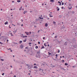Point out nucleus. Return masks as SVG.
Masks as SVG:
<instances>
[{
    "label": "nucleus",
    "mask_w": 77,
    "mask_h": 77,
    "mask_svg": "<svg viewBox=\"0 0 77 77\" xmlns=\"http://www.w3.org/2000/svg\"><path fill=\"white\" fill-rule=\"evenodd\" d=\"M17 25H18L19 26H20L21 25V24H20L19 23H17Z\"/></svg>",
    "instance_id": "nucleus-7"
},
{
    "label": "nucleus",
    "mask_w": 77,
    "mask_h": 77,
    "mask_svg": "<svg viewBox=\"0 0 77 77\" xmlns=\"http://www.w3.org/2000/svg\"><path fill=\"white\" fill-rule=\"evenodd\" d=\"M48 54H49V55H50V54H51V53H50V52H48Z\"/></svg>",
    "instance_id": "nucleus-30"
},
{
    "label": "nucleus",
    "mask_w": 77,
    "mask_h": 77,
    "mask_svg": "<svg viewBox=\"0 0 77 77\" xmlns=\"http://www.w3.org/2000/svg\"><path fill=\"white\" fill-rule=\"evenodd\" d=\"M42 48H44V46H42Z\"/></svg>",
    "instance_id": "nucleus-23"
},
{
    "label": "nucleus",
    "mask_w": 77,
    "mask_h": 77,
    "mask_svg": "<svg viewBox=\"0 0 77 77\" xmlns=\"http://www.w3.org/2000/svg\"><path fill=\"white\" fill-rule=\"evenodd\" d=\"M7 42L8 43V41H9V40H8V39H7Z\"/></svg>",
    "instance_id": "nucleus-49"
},
{
    "label": "nucleus",
    "mask_w": 77,
    "mask_h": 77,
    "mask_svg": "<svg viewBox=\"0 0 77 77\" xmlns=\"http://www.w3.org/2000/svg\"><path fill=\"white\" fill-rule=\"evenodd\" d=\"M10 34L11 35V36H14V35H13V34H12V33H11Z\"/></svg>",
    "instance_id": "nucleus-17"
},
{
    "label": "nucleus",
    "mask_w": 77,
    "mask_h": 77,
    "mask_svg": "<svg viewBox=\"0 0 77 77\" xmlns=\"http://www.w3.org/2000/svg\"><path fill=\"white\" fill-rule=\"evenodd\" d=\"M34 68H37V66H35L34 67Z\"/></svg>",
    "instance_id": "nucleus-15"
},
{
    "label": "nucleus",
    "mask_w": 77,
    "mask_h": 77,
    "mask_svg": "<svg viewBox=\"0 0 77 77\" xmlns=\"http://www.w3.org/2000/svg\"><path fill=\"white\" fill-rule=\"evenodd\" d=\"M21 8H19L20 11H21Z\"/></svg>",
    "instance_id": "nucleus-64"
},
{
    "label": "nucleus",
    "mask_w": 77,
    "mask_h": 77,
    "mask_svg": "<svg viewBox=\"0 0 77 77\" xmlns=\"http://www.w3.org/2000/svg\"><path fill=\"white\" fill-rule=\"evenodd\" d=\"M45 63H43L42 64V65H45Z\"/></svg>",
    "instance_id": "nucleus-36"
},
{
    "label": "nucleus",
    "mask_w": 77,
    "mask_h": 77,
    "mask_svg": "<svg viewBox=\"0 0 77 77\" xmlns=\"http://www.w3.org/2000/svg\"><path fill=\"white\" fill-rule=\"evenodd\" d=\"M28 66V68H30V65H29V66Z\"/></svg>",
    "instance_id": "nucleus-24"
},
{
    "label": "nucleus",
    "mask_w": 77,
    "mask_h": 77,
    "mask_svg": "<svg viewBox=\"0 0 77 77\" xmlns=\"http://www.w3.org/2000/svg\"><path fill=\"white\" fill-rule=\"evenodd\" d=\"M62 62L63 63V62H64V60H63L62 61Z\"/></svg>",
    "instance_id": "nucleus-41"
},
{
    "label": "nucleus",
    "mask_w": 77,
    "mask_h": 77,
    "mask_svg": "<svg viewBox=\"0 0 77 77\" xmlns=\"http://www.w3.org/2000/svg\"><path fill=\"white\" fill-rule=\"evenodd\" d=\"M26 40H23V42H26V39H25Z\"/></svg>",
    "instance_id": "nucleus-28"
},
{
    "label": "nucleus",
    "mask_w": 77,
    "mask_h": 77,
    "mask_svg": "<svg viewBox=\"0 0 77 77\" xmlns=\"http://www.w3.org/2000/svg\"><path fill=\"white\" fill-rule=\"evenodd\" d=\"M55 67H56V66L55 65H54V66H52V68H54Z\"/></svg>",
    "instance_id": "nucleus-20"
},
{
    "label": "nucleus",
    "mask_w": 77,
    "mask_h": 77,
    "mask_svg": "<svg viewBox=\"0 0 77 77\" xmlns=\"http://www.w3.org/2000/svg\"><path fill=\"white\" fill-rule=\"evenodd\" d=\"M61 69H63V70H64V71H65V70H66V69L63 68H62Z\"/></svg>",
    "instance_id": "nucleus-8"
},
{
    "label": "nucleus",
    "mask_w": 77,
    "mask_h": 77,
    "mask_svg": "<svg viewBox=\"0 0 77 77\" xmlns=\"http://www.w3.org/2000/svg\"><path fill=\"white\" fill-rule=\"evenodd\" d=\"M25 33L27 35H29V33L27 32H25Z\"/></svg>",
    "instance_id": "nucleus-6"
},
{
    "label": "nucleus",
    "mask_w": 77,
    "mask_h": 77,
    "mask_svg": "<svg viewBox=\"0 0 77 77\" xmlns=\"http://www.w3.org/2000/svg\"><path fill=\"white\" fill-rule=\"evenodd\" d=\"M64 5V3H63V2H62V5Z\"/></svg>",
    "instance_id": "nucleus-34"
},
{
    "label": "nucleus",
    "mask_w": 77,
    "mask_h": 77,
    "mask_svg": "<svg viewBox=\"0 0 77 77\" xmlns=\"http://www.w3.org/2000/svg\"><path fill=\"white\" fill-rule=\"evenodd\" d=\"M14 60L15 62H17V61L15 60Z\"/></svg>",
    "instance_id": "nucleus-31"
},
{
    "label": "nucleus",
    "mask_w": 77,
    "mask_h": 77,
    "mask_svg": "<svg viewBox=\"0 0 77 77\" xmlns=\"http://www.w3.org/2000/svg\"><path fill=\"white\" fill-rule=\"evenodd\" d=\"M0 44H3V43H2V42H0Z\"/></svg>",
    "instance_id": "nucleus-40"
},
{
    "label": "nucleus",
    "mask_w": 77,
    "mask_h": 77,
    "mask_svg": "<svg viewBox=\"0 0 77 77\" xmlns=\"http://www.w3.org/2000/svg\"><path fill=\"white\" fill-rule=\"evenodd\" d=\"M27 36H23V38H27Z\"/></svg>",
    "instance_id": "nucleus-22"
},
{
    "label": "nucleus",
    "mask_w": 77,
    "mask_h": 77,
    "mask_svg": "<svg viewBox=\"0 0 77 77\" xmlns=\"http://www.w3.org/2000/svg\"><path fill=\"white\" fill-rule=\"evenodd\" d=\"M5 74V73H3L2 74V75H4Z\"/></svg>",
    "instance_id": "nucleus-37"
},
{
    "label": "nucleus",
    "mask_w": 77,
    "mask_h": 77,
    "mask_svg": "<svg viewBox=\"0 0 77 77\" xmlns=\"http://www.w3.org/2000/svg\"><path fill=\"white\" fill-rule=\"evenodd\" d=\"M19 42H20V44H21L22 42V41H20Z\"/></svg>",
    "instance_id": "nucleus-26"
},
{
    "label": "nucleus",
    "mask_w": 77,
    "mask_h": 77,
    "mask_svg": "<svg viewBox=\"0 0 77 77\" xmlns=\"http://www.w3.org/2000/svg\"><path fill=\"white\" fill-rule=\"evenodd\" d=\"M39 32H40V30H39L38 31V33Z\"/></svg>",
    "instance_id": "nucleus-56"
},
{
    "label": "nucleus",
    "mask_w": 77,
    "mask_h": 77,
    "mask_svg": "<svg viewBox=\"0 0 77 77\" xmlns=\"http://www.w3.org/2000/svg\"><path fill=\"white\" fill-rule=\"evenodd\" d=\"M32 2H35V1H36V0H32Z\"/></svg>",
    "instance_id": "nucleus-33"
},
{
    "label": "nucleus",
    "mask_w": 77,
    "mask_h": 77,
    "mask_svg": "<svg viewBox=\"0 0 77 77\" xmlns=\"http://www.w3.org/2000/svg\"><path fill=\"white\" fill-rule=\"evenodd\" d=\"M74 13H75L74 11H72V14H74Z\"/></svg>",
    "instance_id": "nucleus-38"
},
{
    "label": "nucleus",
    "mask_w": 77,
    "mask_h": 77,
    "mask_svg": "<svg viewBox=\"0 0 77 77\" xmlns=\"http://www.w3.org/2000/svg\"><path fill=\"white\" fill-rule=\"evenodd\" d=\"M8 21H6V22H5V25H6V24H8Z\"/></svg>",
    "instance_id": "nucleus-10"
},
{
    "label": "nucleus",
    "mask_w": 77,
    "mask_h": 77,
    "mask_svg": "<svg viewBox=\"0 0 77 77\" xmlns=\"http://www.w3.org/2000/svg\"><path fill=\"white\" fill-rule=\"evenodd\" d=\"M58 3H60V2H59V1H58Z\"/></svg>",
    "instance_id": "nucleus-50"
},
{
    "label": "nucleus",
    "mask_w": 77,
    "mask_h": 77,
    "mask_svg": "<svg viewBox=\"0 0 77 77\" xmlns=\"http://www.w3.org/2000/svg\"><path fill=\"white\" fill-rule=\"evenodd\" d=\"M10 67H11V68H12V66H10Z\"/></svg>",
    "instance_id": "nucleus-62"
},
{
    "label": "nucleus",
    "mask_w": 77,
    "mask_h": 77,
    "mask_svg": "<svg viewBox=\"0 0 77 77\" xmlns=\"http://www.w3.org/2000/svg\"><path fill=\"white\" fill-rule=\"evenodd\" d=\"M50 17H53V16H51V14H49V15Z\"/></svg>",
    "instance_id": "nucleus-4"
},
{
    "label": "nucleus",
    "mask_w": 77,
    "mask_h": 77,
    "mask_svg": "<svg viewBox=\"0 0 77 77\" xmlns=\"http://www.w3.org/2000/svg\"><path fill=\"white\" fill-rule=\"evenodd\" d=\"M10 51H11V52H12V50H11Z\"/></svg>",
    "instance_id": "nucleus-52"
},
{
    "label": "nucleus",
    "mask_w": 77,
    "mask_h": 77,
    "mask_svg": "<svg viewBox=\"0 0 77 77\" xmlns=\"http://www.w3.org/2000/svg\"><path fill=\"white\" fill-rule=\"evenodd\" d=\"M32 32H29L28 33V35H30V34H31V33Z\"/></svg>",
    "instance_id": "nucleus-16"
},
{
    "label": "nucleus",
    "mask_w": 77,
    "mask_h": 77,
    "mask_svg": "<svg viewBox=\"0 0 77 77\" xmlns=\"http://www.w3.org/2000/svg\"><path fill=\"white\" fill-rule=\"evenodd\" d=\"M44 45L45 46V47H47V45H46V44H45V43H44Z\"/></svg>",
    "instance_id": "nucleus-18"
},
{
    "label": "nucleus",
    "mask_w": 77,
    "mask_h": 77,
    "mask_svg": "<svg viewBox=\"0 0 77 77\" xmlns=\"http://www.w3.org/2000/svg\"><path fill=\"white\" fill-rule=\"evenodd\" d=\"M26 13H27V11H25L24 12H23V14H26Z\"/></svg>",
    "instance_id": "nucleus-12"
},
{
    "label": "nucleus",
    "mask_w": 77,
    "mask_h": 77,
    "mask_svg": "<svg viewBox=\"0 0 77 77\" xmlns=\"http://www.w3.org/2000/svg\"><path fill=\"white\" fill-rule=\"evenodd\" d=\"M25 48H27V49H28V47H27Z\"/></svg>",
    "instance_id": "nucleus-58"
},
{
    "label": "nucleus",
    "mask_w": 77,
    "mask_h": 77,
    "mask_svg": "<svg viewBox=\"0 0 77 77\" xmlns=\"http://www.w3.org/2000/svg\"><path fill=\"white\" fill-rule=\"evenodd\" d=\"M59 8H58V9L57 10V11H59Z\"/></svg>",
    "instance_id": "nucleus-32"
},
{
    "label": "nucleus",
    "mask_w": 77,
    "mask_h": 77,
    "mask_svg": "<svg viewBox=\"0 0 77 77\" xmlns=\"http://www.w3.org/2000/svg\"><path fill=\"white\" fill-rule=\"evenodd\" d=\"M21 21H22V22H23V19H22V20H21Z\"/></svg>",
    "instance_id": "nucleus-51"
},
{
    "label": "nucleus",
    "mask_w": 77,
    "mask_h": 77,
    "mask_svg": "<svg viewBox=\"0 0 77 77\" xmlns=\"http://www.w3.org/2000/svg\"><path fill=\"white\" fill-rule=\"evenodd\" d=\"M57 38V36H55V38Z\"/></svg>",
    "instance_id": "nucleus-47"
},
{
    "label": "nucleus",
    "mask_w": 77,
    "mask_h": 77,
    "mask_svg": "<svg viewBox=\"0 0 77 77\" xmlns=\"http://www.w3.org/2000/svg\"><path fill=\"white\" fill-rule=\"evenodd\" d=\"M56 57H57V54H56Z\"/></svg>",
    "instance_id": "nucleus-55"
},
{
    "label": "nucleus",
    "mask_w": 77,
    "mask_h": 77,
    "mask_svg": "<svg viewBox=\"0 0 77 77\" xmlns=\"http://www.w3.org/2000/svg\"><path fill=\"white\" fill-rule=\"evenodd\" d=\"M65 65H66V66H67V65H68V64H67V63H65Z\"/></svg>",
    "instance_id": "nucleus-14"
},
{
    "label": "nucleus",
    "mask_w": 77,
    "mask_h": 77,
    "mask_svg": "<svg viewBox=\"0 0 77 77\" xmlns=\"http://www.w3.org/2000/svg\"><path fill=\"white\" fill-rule=\"evenodd\" d=\"M59 18H61L62 17V16L61 15H60L59 16Z\"/></svg>",
    "instance_id": "nucleus-21"
},
{
    "label": "nucleus",
    "mask_w": 77,
    "mask_h": 77,
    "mask_svg": "<svg viewBox=\"0 0 77 77\" xmlns=\"http://www.w3.org/2000/svg\"><path fill=\"white\" fill-rule=\"evenodd\" d=\"M10 34H11V32H8V35H10Z\"/></svg>",
    "instance_id": "nucleus-35"
},
{
    "label": "nucleus",
    "mask_w": 77,
    "mask_h": 77,
    "mask_svg": "<svg viewBox=\"0 0 77 77\" xmlns=\"http://www.w3.org/2000/svg\"><path fill=\"white\" fill-rule=\"evenodd\" d=\"M45 37H43V39H45Z\"/></svg>",
    "instance_id": "nucleus-44"
},
{
    "label": "nucleus",
    "mask_w": 77,
    "mask_h": 77,
    "mask_svg": "<svg viewBox=\"0 0 77 77\" xmlns=\"http://www.w3.org/2000/svg\"><path fill=\"white\" fill-rule=\"evenodd\" d=\"M34 65H36V63H34Z\"/></svg>",
    "instance_id": "nucleus-63"
},
{
    "label": "nucleus",
    "mask_w": 77,
    "mask_h": 77,
    "mask_svg": "<svg viewBox=\"0 0 77 77\" xmlns=\"http://www.w3.org/2000/svg\"><path fill=\"white\" fill-rule=\"evenodd\" d=\"M1 60H2V61H3L4 60L3 59H1Z\"/></svg>",
    "instance_id": "nucleus-29"
},
{
    "label": "nucleus",
    "mask_w": 77,
    "mask_h": 77,
    "mask_svg": "<svg viewBox=\"0 0 77 77\" xmlns=\"http://www.w3.org/2000/svg\"><path fill=\"white\" fill-rule=\"evenodd\" d=\"M67 43H68V42H66L64 44V45H67L66 44H67Z\"/></svg>",
    "instance_id": "nucleus-5"
},
{
    "label": "nucleus",
    "mask_w": 77,
    "mask_h": 77,
    "mask_svg": "<svg viewBox=\"0 0 77 77\" xmlns=\"http://www.w3.org/2000/svg\"><path fill=\"white\" fill-rule=\"evenodd\" d=\"M39 18L40 19H42V18H41V17H39Z\"/></svg>",
    "instance_id": "nucleus-42"
},
{
    "label": "nucleus",
    "mask_w": 77,
    "mask_h": 77,
    "mask_svg": "<svg viewBox=\"0 0 77 77\" xmlns=\"http://www.w3.org/2000/svg\"><path fill=\"white\" fill-rule=\"evenodd\" d=\"M50 2L52 3H53V2H54V0H51Z\"/></svg>",
    "instance_id": "nucleus-9"
},
{
    "label": "nucleus",
    "mask_w": 77,
    "mask_h": 77,
    "mask_svg": "<svg viewBox=\"0 0 77 77\" xmlns=\"http://www.w3.org/2000/svg\"><path fill=\"white\" fill-rule=\"evenodd\" d=\"M23 45H20V48H21V49H22V48H23Z\"/></svg>",
    "instance_id": "nucleus-3"
},
{
    "label": "nucleus",
    "mask_w": 77,
    "mask_h": 77,
    "mask_svg": "<svg viewBox=\"0 0 77 77\" xmlns=\"http://www.w3.org/2000/svg\"><path fill=\"white\" fill-rule=\"evenodd\" d=\"M29 64H27V66H29Z\"/></svg>",
    "instance_id": "nucleus-60"
},
{
    "label": "nucleus",
    "mask_w": 77,
    "mask_h": 77,
    "mask_svg": "<svg viewBox=\"0 0 77 77\" xmlns=\"http://www.w3.org/2000/svg\"><path fill=\"white\" fill-rule=\"evenodd\" d=\"M69 6H68V8L69 9H72V5L70 4V3H69Z\"/></svg>",
    "instance_id": "nucleus-2"
},
{
    "label": "nucleus",
    "mask_w": 77,
    "mask_h": 77,
    "mask_svg": "<svg viewBox=\"0 0 77 77\" xmlns=\"http://www.w3.org/2000/svg\"><path fill=\"white\" fill-rule=\"evenodd\" d=\"M14 77H16V75H14Z\"/></svg>",
    "instance_id": "nucleus-59"
},
{
    "label": "nucleus",
    "mask_w": 77,
    "mask_h": 77,
    "mask_svg": "<svg viewBox=\"0 0 77 77\" xmlns=\"http://www.w3.org/2000/svg\"><path fill=\"white\" fill-rule=\"evenodd\" d=\"M38 44H40V42H38Z\"/></svg>",
    "instance_id": "nucleus-43"
},
{
    "label": "nucleus",
    "mask_w": 77,
    "mask_h": 77,
    "mask_svg": "<svg viewBox=\"0 0 77 77\" xmlns=\"http://www.w3.org/2000/svg\"><path fill=\"white\" fill-rule=\"evenodd\" d=\"M45 26L46 27H47L48 26V24H47V23H46V24H45Z\"/></svg>",
    "instance_id": "nucleus-11"
},
{
    "label": "nucleus",
    "mask_w": 77,
    "mask_h": 77,
    "mask_svg": "<svg viewBox=\"0 0 77 77\" xmlns=\"http://www.w3.org/2000/svg\"><path fill=\"white\" fill-rule=\"evenodd\" d=\"M12 3H14V1H12Z\"/></svg>",
    "instance_id": "nucleus-48"
},
{
    "label": "nucleus",
    "mask_w": 77,
    "mask_h": 77,
    "mask_svg": "<svg viewBox=\"0 0 77 77\" xmlns=\"http://www.w3.org/2000/svg\"><path fill=\"white\" fill-rule=\"evenodd\" d=\"M8 20L9 21H11V22L12 21V20H10V19H9Z\"/></svg>",
    "instance_id": "nucleus-27"
},
{
    "label": "nucleus",
    "mask_w": 77,
    "mask_h": 77,
    "mask_svg": "<svg viewBox=\"0 0 77 77\" xmlns=\"http://www.w3.org/2000/svg\"><path fill=\"white\" fill-rule=\"evenodd\" d=\"M14 44H18V43H14Z\"/></svg>",
    "instance_id": "nucleus-45"
},
{
    "label": "nucleus",
    "mask_w": 77,
    "mask_h": 77,
    "mask_svg": "<svg viewBox=\"0 0 77 77\" xmlns=\"http://www.w3.org/2000/svg\"><path fill=\"white\" fill-rule=\"evenodd\" d=\"M35 48L36 49L38 48V46H35Z\"/></svg>",
    "instance_id": "nucleus-25"
},
{
    "label": "nucleus",
    "mask_w": 77,
    "mask_h": 77,
    "mask_svg": "<svg viewBox=\"0 0 77 77\" xmlns=\"http://www.w3.org/2000/svg\"><path fill=\"white\" fill-rule=\"evenodd\" d=\"M29 45H30V44H31V43H29Z\"/></svg>",
    "instance_id": "nucleus-57"
},
{
    "label": "nucleus",
    "mask_w": 77,
    "mask_h": 77,
    "mask_svg": "<svg viewBox=\"0 0 77 77\" xmlns=\"http://www.w3.org/2000/svg\"><path fill=\"white\" fill-rule=\"evenodd\" d=\"M34 27L35 28L36 27V26H34Z\"/></svg>",
    "instance_id": "nucleus-61"
},
{
    "label": "nucleus",
    "mask_w": 77,
    "mask_h": 77,
    "mask_svg": "<svg viewBox=\"0 0 77 77\" xmlns=\"http://www.w3.org/2000/svg\"><path fill=\"white\" fill-rule=\"evenodd\" d=\"M61 9H63V7H61Z\"/></svg>",
    "instance_id": "nucleus-54"
},
{
    "label": "nucleus",
    "mask_w": 77,
    "mask_h": 77,
    "mask_svg": "<svg viewBox=\"0 0 77 77\" xmlns=\"http://www.w3.org/2000/svg\"><path fill=\"white\" fill-rule=\"evenodd\" d=\"M58 53H60V50H58Z\"/></svg>",
    "instance_id": "nucleus-46"
},
{
    "label": "nucleus",
    "mask_w": 77,
    "mask_h": 77,
    "mask_svg": "<svg viewBox=\"0 0 77 77\" xmlns=\"http://www.w3.org/2000/svg\"><path fill=\"white\" fill-rule=\"evenodd\" d=\"M40 57H41L40 53L39 52L37 51V54L35 56V57H37V58H40Z\"/></svg>",
    "instance_id": "nucleus-1"
},
{
    "label": "nucleus",
    "mask_w": 77,
    "mask_h": 77,
    "mask_svg": "<svg viewBox=\"0 0 77 77\" xmlns=\"http://www.w3.org/2000/svg\"><path fill=\"white\" fill-rule=\"evenodd\" d=\"M17 32V29L15 30V32H14V33H15Z\"/></svg>",
    "instance_id": "nucleus-19"
},
{
    "label": "nucleus",
    "mask_w": 77,
    "mask_h": 77,
    "mask_svg": "<svg viewBox=\"0 0 77 77\" xmlns=\"http://www.w3.org/2000/svg\"><path fill=\"white\" fill-rule=\"evenodd\" d=\"M61 5V2L60 3V5Z\"/></svg>",
    "instance_id": "nucleus-53"
},
{
    "label": "nucleus",
    "mask_w": 77,
    "mask_h": 77,
    "mask_svg": "<svg viewBox=\"0 0 77 77\" xmlns=\"http://www.w3.org/2000/svg\"><path fill=\"white\" fill-rule=\"evenodd\" d=\"M53 23H54V24H56V22H53Z\"/></svg>",
    "instance_id": "nucleus-39"
},
{
    "label": "nucleus",
    "mask_w": 77,
    "mask_h": 77,
    "mask_svg": "<svg viewBox=\"0 0 77 77\" xmlns=\"http://www.w3.org/2000/svg\"><path fill=\"white\" fill-rule=\"evenodd\" d=\"M17 2H18V3H20V2H21V1L20 0H17Z\"/></svg>",
    "instance_id": "nucleus-13"
}]
</instances>
